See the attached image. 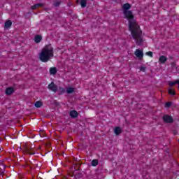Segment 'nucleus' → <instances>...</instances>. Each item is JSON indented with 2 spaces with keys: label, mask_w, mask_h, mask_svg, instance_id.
Returning a JSON list of instances; mask_svg holds the SVG:
<instances>
[{
  "label": "nucleus",
  "mask_w": 179,
  "mask_h": 179,
  "mask_svg": "<svg viewBox=\"0 0 179 179\" xmlns=\"http://www.w3.org/2000/svg\"><path fill=\"white\" fill-rule=\"evenodd\" d=\"M165 107H166V108H170V107H171V102H166V103H165Z\"/></svg>",
  "instance_id": "393cba45"
},
{
  "label": "nucleus",
  "mask_w": 179,
  "mask_h": 179,
  "mask_svg": "<svg viewBox=\"0 0 179 179\" xmlns=\"http://www.w3.org/2000/svg\"><path fill=\"white\" fill-rule=\"evenodd\" d=\"M134 54L137 58H139V59H142L143 58V50L136 49Z\"/></svg>",
  "instance_id": "423d86ee"
},
{
  "label": "nucleus",
  "mask_w": 179,
  "mask_h": 179,
  "mask_svg": "<svg viewBox=\"0 0 179 179\" xmlns=\"http://www.w3.org/2000/svg\"><path fill=\"white\" fill-rule=\"evenodd\" d=\"M77 1H79V0H77Z\"/></svg>",
  "instance_id": "c85d7f7f"
},
{
  "label": "nucleus",
  "mask_w": 179,
  "mask_h": 179,
  "mask_svg": "<svg viewBox=\"0 0 179 179\" xmlns=\"http://www.w3.org/2000/svg\"><path fill=\"white\" fill-rule=\"evenodd\" d=\"M5 93L7 96H10L15 93V88L13 87H9L6 89Z\"/></svg>",
  "instance_id": "0eeeda50"
},
{
  "label": "nucleus",
  "mask_w": 179,
  "mask_h": 179,
  "mask_svg": "<svg viewBox=\"0 0 179 179\" xmlns=\"http://www.w3.org/2000/svg\"><path fill=\"white\" fill-rule=\"evenodd\" d=\"M4 27L6 29H9V27H12V21L11 20H7L4 23Z\"/></svg>",
  "instance_id": "ddd939ff"
},
{
  "label": "nucleus",
  "mask_w": 179,
  "mask_h": 179,
  "mask_svg": "<svg viewBox=\"0 0 179 179\" xmlns=\"http://www.w3.org/2000/svg\"><path fill=\"white\" fill-rule=\"evenodd\" d=\"M145 54L146 55H148V57H150L151 58L153 57V52L151 51L147 52Z\"/></svg>",
  "instance_id": "5701e85b"
},
{
  "label": "nucleus",
  "mask_w": 179,
  "mask_h": 179,
  "mask_svg": "<svg viewBox=\"0 0 179 179\" xmlns=\"http://www.w3.org/2000/svg\"><path fill=\"white\" fill-rule=\"evenodd\" d=\"M57 92L59 96H61V95L64 94V93H65V88L61 87H59L58 88V87H57Z\"/></svg>",
  "instance_id": "4468645a"
},
{
  "label": "nucleus",
  "mask_w": 179,
  "mask_h": 179,
  "mask_svg": "<svg viewBox=\"0 0 179 179\" xmlns=\"http://www.w3.org/2000/svg\"><path fill=\"white\" fill-rule=\"evenodd\" d=\"M43 40V36L41 35H36L34 37V41L36 44H38Z\"/></svg>",
  "instance_id": "6e6552de"
},
{
  "label": "nucleus",
  "mask_w": 179,
  "mask_h": 179,
  "mask_svg": "<svg viewBox=\"0 0 179 179\" xmlns=\"http://www.w3.org/2000/svg\"><path fill=\"white\" fill-rule=\"evenodd\" d=\"M162 120L166 124H172V122H174V119H173V117L169 115H164Z\"/></svg>",
  "instance_id": "39448f33"
},
{
  "label": "nucleus",
  "mask_w": 179,
  "mask_h": 179,
  "mask_svg": "<svg viewBox=\"0 0 179 179\" xmlns=\"http://www.w3.org/2000/svg\"><path fill=\"white\" fill-rule=\"evenodd\" d=\"M42 6H44L43 3H36L31 7V9L32 10H34L36 9H38V8H42Z\"/></svg>",
  "instance_id": "1a4fd4ad"
},
{
  "label": "nucleus",
  "mask_w": 179,
  "mask_h": 179,
  "mask_svg": "<svg viewBox=\"0 0 179 179\" xmlns=\"http://www.w3.org/2000/svg\"><path fill=\"white\" fill-rule=\"evenodd\" d=\"M166 61H167V57L166 56L162 55L159 57V62L161 64H164L166 62Z\"/></svg>",
  "instance_id": "2eb2a0df"
},
{
  "label": "nucleus",
  "mask_w": 179,
  "mask_h": 179,
  "mask_svg": "<svg viewBox=\"0 0 179 179\" xmlns=\"http://www.w3.org/2000/svg\"><path fill=\"white\" fill-rule=\"evenodd\" d=\"M22 149L24 155H36V149H34V147H33V145L29 143L24 144L22 145Z\"/></svg>",
  "instance_id": "7ed1b4c3"
},
{
  "label": "nucleus",
  "mask_w": 179,
  "mask_h": 179,
  "mask_svg": "<svg viewBox=\"0 0 179 179\" xmlns=\"http://www.w3.org/2000/svg\"><path fill=\"white\" fill-rule=\"evenodd\" d=\"M124 19L129 22V31H130L133 39L136 41V45H142L143 38H142V29L135 20V15L132 10H124Z\"/></svg>",
  "instance_id": "f257e3e1"
},
{
  "label": "nucleus",
  "mask_w": 179,
  "mask_h": 179,
  "mask_svg": "<svg viewBox=\"0 0 179 179\" xmlns=\"http://www.w3.org/2000/svg\"><path fill=\"white\" fill-rule=\"evenodd\" d=\"M171 66H176V62H173L171 63Z\"/></svg>",
  "instance_id": "bb28decb"
},
{
  "label": "nucleus",
  "mask_w": 179,
  "mask_h": 179,
  "mask_svg": "<svg viewBox=\"0 0 179 179\" xmlns=\"http://www.w3.org/2000/svg\"><path fill=\"white\" fill-rule=\"evenodd\" d=\"M70 117L71 118H77L78 117V111L73 110L70 111Z\"/></svg>",
  "instance_id": "9b49d317"
},
{
  "label": "nucleus",
  "mask_w": 179,
  "mask_h": 179,
  "mask_svg": "<svg viewBox=\"0 0 179 179\" xmlns=\"http://www.w3.org/2000/svg\"><path fill=\"white\" fill-rule=\"evenodd\" d=\"M24 167H30V165H29V164H26L25 165H24Z\"/></svg>",
  "instance_id": "cd10ccee"
},
{
  "label": "nucleus",
  "mask_w": 179,
  "mask_h": 179,
  "mask_svg": "<svg viewBox=\"0 0 179 179\" xmlns=\"http://www.w3.org/2000/svg\"><path fill=\"white\" fill-rule=\"evenodd\" d=\"M80 5L83 8H86V5H87V1L86 0H81Z\"/></svg>",
  "instance_id": "6ab92c4d"
},
{
  "label": "nucleus",
  "mask_w": 179,
  "mask_h": 179,
  "mask_svg": "<svg viewBox=\"0 0 179 179\" xmlns=\"http://www.w3.org/2000/svg\"><path fill=\"white\" fill-rule=\"evenodd\" d=\"M122 9H123V12L124 10H130L129 9H131V4L128 3L123 4Z\"/></svg>",
  "instance_id": "f8f14e48"
},
{
  "label": "nucleus",
  "mask_w": 179,
  "mask_h": 179,
  "mask_svg": "<svg viewBox=\"0 0 179 179\" xmlns=\"http://www.w3.org/2000/svg\"><path fill=\"white\" fill-rule=\"evenodd\" d=\"M114 132L117 136H118L120 134H122V129H121V127H117L114 129Z\"/></svg>",
  "instance_id": "9d476101"
},
{
  "label": "nucleus",
  "mask_w": 179,
  "mask_h": 179,
  "mask_svg": "<svg viewBox=\"0 0 179 179\" xmlns=\"http://www.w3.org/2000/svg\"><path fill=\"white\" fill-rule=\"evenodd\" d=\"M58 71L57 70V68L55 67H51L50 69V75H55Z\"/></svg>",
  "instance_id": "dca6fc26"
},
{
  "label": "nucleus",
  "mask_w": 179,
  "mask_h": 179,
  "mask_svg": "<svg viewBox=\"0 0 179 179\" xmlns=\"http://www.w3.org/2000/svg\"><path fill=\"white\" fill-rule=\"evenodd\" d=\"M53 5H54V6H55V7H58V6H59V5H61V2H60V1H55V2L53 3Z\"/></svg>",
  "instance_id": "b1692460"
},
{
  "label": "nucleus",
  "mask_w": 179,
  "mask_h": 179,
  "mask_svg": "<svg viewBox=\"0 0 179 179\" xmlns=\"http://www.w3.org/2000/svg\"><path fill=\"white\" fill-rule=\"evenodd\" d=\"M177 83H179V80H176L174 82H169V86L173 87L174 85H177Z\"/></svg>",
  "instance_id": "4be33fe9"
},
{
  "label": "nucleus",
  "mask_w": 179,
  "mask_h": 179,
  "mask_svg": "<svg viewBox=\"0 0 179 179\" xmlns=\"http://www.w3.org/2000/svg\"><path fill=\"white\" fill-rule=\"evenodd\" d=\"M140 71H141V72H145V71H146V67L141 66L140 67Z\"/></svg>",
  "instance_id": "a878e982"
},
{
  "label": "nucleus",
  "mask_w": 179,
  "mask_h": 179,
  "mask_svg": "<svg viewBox=\"0 0 179 179\" xmlns=\"http://www.w3.org/2000/svg\"><path fill=\"white\" fill-rule=\"evenodd\" d=\"M98 164H99V160L98 159H93L92 161V166L93 167H96V166H98Z\"/></svg>",
  "instance_id": "a211bd4d"
},
{
  "label": "nucleus",
  "mask_w": 179,
  "mask_h": 179,
  "mask_svg": "<svg viewBox=\"0 0 179 179\" xmlns=\"http://www.w3.org/2000/svg\"><path fill=\"white\" fill-rule=\"evenodd\" d=\"M54 57V48L51 44L45 45L40 55L39 59L41 62H48Z\"/></svg>",
  "instance_id": "f03ea898"
},
{
  "label": "nucleus",
  "mask_w": 179,
  "mask_h": 179,
  "mask_svg": "<svg viewBox=\"0 0 179 179\" xmlns=\"http://www.w3.org/2000/svg\"><path fill=\"white\" fill-rule=\"evenodd\" d=\"M68 94H71L72 93H73V92H75V89H73V87H69L66 90Z\"/></svg>",
  "instance_id": "412c9836"
},
{
  "label": "nucleus",
  "mask_w": 179,
  "mask_h": 179,
  "mask_svg": "<svg viewBox=\"0 0 179 179\" xmlns=\"http://www.w3.org/2000/svg\"><path fill=\"white\" fill-rule=\"evenodd\" d=\"M48 90H50V92H53V93H57L58 92V86L54 83V82H52L50 83L48 86Z\"/></svg>",
  "instance_id": "20e7f679"
},
{
  "label": "nucleus",
  "mask_w": 179,
  "mask_h": 179,
  "mask_svg": "<svg viewBox=\"0 0 179 179\" xmlns=\"http://www.w3.org/2000/svg\"><path fill=\"white\" fill-rule=\"evenodd\" d=\"M41 106H43V102H41V101H37L35 103V107H36V108H40V107H41Z\"/></svg>",
  "instance_id": "f3484780"
},
{
  "label": "nucleus",
  "mask_w": 179,
  "mask_h": 179,
  "mask_svg": "<svg viewBox=\"0 0 179 179\" xmlns=\"http://www.w3.org/2000/svg\"><path fill=\"white\" fill-rule=\"evenodd\" d=\"M168 93L171 94V96H176V91L173 89H169Z\"/></svg>",
  "instance_id": "aec40b11"
}]
</instances>
